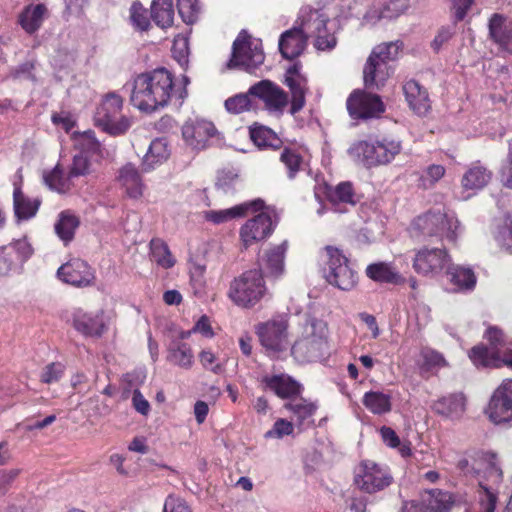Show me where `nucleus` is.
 <instances>
[{
	"label": "nucleus",
	"mask_w": 512,
	"mask_h": 512,
	"mask_svg": "<svg viewBox=\"0 0 512 512\" xmlns=\"http://www.w3.org/2000/svg\"><path fill=\"white\" fill-rule=\"evenodd\" d=\"M457 469L463 475L475 477L478 480L481 512H494L498 499V487L503 480L497 455L482 453L472 462L467 458H461L457 462Z\"/></svg>",
	"instance_id": "obj_1"
},
{
	"label": "nucleus",
	"mask_w": 512,
	"mask_h": 512,
	"mask_svg": "<svg viewBox=\"0 0 512 512\" xmlns=\"http://www.w3.org/2000/svg\"><path fill=\"white\" fill-rule=\"evenodd\" d=\"M172 90V74L165 68L155 69L134 80L131 103L141 111H153L169 102Z\"/></svg>",
	"instance_id": "obj_2"
},
{
	"label": "nucleus",
	"mask_w": 512,
	"mask_h": 512,
	"mask_svg": "<svg viewBox=\"0 0 512 512\" xmlns=\"http://www.w3.org/2000/svg\"><path fill=\"white\" fill-rule=\"evenodd\" d=\"M401 48L399 41L382 43L373 48L363 69L367 89L379 90L384 86L393 73L390 63L398 58Z\"/></svg>",
	"instance_id": "obj_3"
},
{
	"label": "nucleus",
	"mask_w": 512,
	"mask_h": 512,
	"mask_svg": "<svg viewBox=\"0 0 512 512\" xmlns=\"http://www.w3.org/2000/svg\"><path fill=\"white\" fill-rule=\"evenodd\" d=\"M458 229V220L453 215H448L438 209L415 218L411 224L410 233L418 240L435 237L454 242L458 235Z\"/></svg>",
	"instance_id": "obj_4"
},
{
	"label": "nucleus",
	"mask_w": 512,
	"mask_h": 512,
	"mask_svg": "<svg viewBox=\"0 0 512 512\" xmlns=\"http://www.w3.org/2000/svg\"><path fill=\"white\" fill-rule=\"evenodd\" d=\"M327 326L317 319L304 325L301 337L291 347L292 356L300 363L313 362L327 353Z\"/></svg>",
	"instance_id": "obj_5"
},
{
	"label": "nucleus",
	"mask_w": 512,
	"mask_h": 512,
	"mask_svg": "<svg viewBox=\"0 0 512 512\" xmlns=\"http://www.w3.org/2000/svg\"><path fill=\"white\" fill-rule=\"evenodd\" d=\"M325 266L323 274L326 281L340 290L349 291L357 284V273L350 266L348 258L336 247L323 249Z\"/></svg>",
	"instance_id": "obj_6"
},
{
	"label": "nucleus",
	"mask_w": 512,
	"mask_h": 512,
	"mask_svg": "<svg viewBox=\"0 0 512 512\" xmlns=\"http://www.w3.org/2000/svg\"><path fill=\"white\" fill-rule=\"evenodd\" d=\"M267 293L263 274L260 270L251 269L235 278L228 291L229 298L238 306L252 307Z\"/></svg>",
	"instance_id": "obj_7"
},
{
	"label": "nucleus",
	"mask_w": 512,
	"mask_h": 512,
	"mask_svg": "<svg viewBox=\"0 0 512 512\" xmlns=\"http://www.w3.org/2000/svg\"><path fill=\"white\" fill-rule=\"evenodd\" d=\"M299 21H302L303 31L307 38H315L316 49L331 50L336 46L337 39L331 27L328 26L330 21L323 11L308 7L302 8Z\"/></svg>",
	"instance_id": "obj_8"
},
{
	"label": "nucleus",
	"mask_w": 512,
	"mask_h": 512,
	"mask_svg": "<svg viewBox=\"0 0 512 512\" xmlns=\"http://www.w3.org/2000/svg\"><path fill=\"white\" fill-rule=\"evenodd\" d=\"M264 59L260 42L252 40L246 31H241L233 42L232 55L227 66L250 72L261 65Z\"/></svg>",
	"instance_id": "obj_9"
},
{
	"label": "nucleus",
	"mask_w": 512,
	"mask_h": 512,
	"mask_svg": "<svg viewBox=\"0 0 512 512\" xmlns=\"http://www.w3.org/2000/svg\"><path fill=\"white\" fill-rule=\"evenodd\" d=\"M392 480L386 467L370 460L362 461L354 472V484L359 490L368 494L384 490L391 485Z\"/></svg>",
	"instance_id": "obj_10"
},
{
	"label": "nucleus",
	"mask_w": 512,
	"mask_h": 512,
	"mask_svg": "<svg viewBox=\"0 0 512 512\" xmlns=\"http://www.w3.org/2000/svg\"><path fill=\"white\" fill-rule=\"evenodd\" d=\"M123 99L115 92L106 94L94 114L98 128H128L132 119L122 113Z\"/></svg>",
	"instance_id": "obj_11"
},
{
	"label": "nucleus",
	"mask_w": 512,
	"mask_h": 512,
	"mask_svg": "<svg viewBox=\"0 0 512 512\" xmlns=\"http://www.w3.org/2000/svg\"><path fill=\"white\" fill-rule=\"evenodd\" d=\"M256 333L261 345L269 353L283 352L289 345L288 321L283 317L260 323L256 328Z\"/></svg>",
	"instance_id": "obj_12"
},
{
	"label": "nucleus",
	"mask_w": 512,
	"mask_h": 512,
	"mask_svg": "<svg viewBox=\"0 0 512 512\" xmlns=\"http://www.w3.org/2000/svg\"><path fill=\"white\" fill-rule=\"evenodd\" d=\"M486 414L494 424L512 426V379H505L493 392Z\"/></svg>",
	"instance_id": "obj_13"
},
{
	"label": "nucleus",
	"mask_w": 512,
	"mask_h": 512,
	"mask_svg": "<svg viewBox=\"0 0 512 512\" xmlns=\"http://www.w3.org/2000/svg\"><path fill=\"white\" fill-rule=\"evenodd\" d=\"M347 109L353 119L378 118L384 112V104L378 95L354 91L347 99Z\"/></svg>",
	"instance_id": "obj_14"
},
{
	"label": "nucleus",
	"mask_w": 512,
	"mask_h": 512,
	"mask_svg": "<svg viewBox=\"0 0 512 512\" xmlns=\"http://www.w3.org/2000/svg\"><path fill=\"white\" fill-rule=\"evenodd\" d=\"M450 262L445 249L423 248L417 251L413 260L414 270L424 276H433L440 273Z\"/></svg>",
	"instance_id": "obj_15"
},
{
	"label": "nucleus",
	"mask_w": 512,
	"mask_h": 512,
	"mask_svg": "<svg viewBox=\"0 0 512 512\" xmlns=\"http://www.w3.org/2000/svg\"><path fill=\"white\" fill-rule=\"evenodd\" d=\"M249 94L261 99L268 111L282 113L288 104L287 93L270 80H261L249 88Z\"/></svg>",
	"instance_id": "obj_16"
},
{
	"label": "nucleus",
	"mask_w": 512,
	"mask_h": 512,
	"mask_svg": "<svg viewBox=\"0 0 512 512\" xmlns=\"http://www.w3.org/2000/svg\"><path fill=\"white\" fill-rule=\"evenodd\" d=\"M469 358L477 367L499 368L507 366L512 369V344H508L502 350L490 351L486 345L474 346Z\"/></svg>",
	"instance_id": "obj_17"
},
{
	"label": "nucleus",
	"mask_w": 512,
	"mask_h": 512,
	"mask_svg": "<svg viewBox=\"0 0 512 512\" xmlns=\"http://www.w3.org/2000/svg\"><path fill=\"white\" fill-rule=\"evenodd\" d=\"M57 275L60 280L75 287L90 286L95 280L93 269L87 262L78 258L71 259L60 266Z\"/></svg>",
	"instance_id": "obj_18"
},
{
	"label": "nucleus",
	"mask_w": 512,
	"mask_h": 512,
	"mask_svg": "<svg viewBox=\"0 0 512 512\" xmlns=\"http://www.w3.org/2000/svg\"><path fill=\"white\" fill-rule=\"evenodd\" d=\"M347 153L356 165L367 169L385 165L376 139L356 141L351 144Z\"/></svg>",
	"instance_id": "obj_19"
},
{
	"label": "nucleus",
	"mask_w": 512,
	"mask_h": 512,
	"mask_svg": "<svg viewBox=\"0 0 512 512\" xmlns=\"http://www.w3.org/2000/svg\"><path fill=\"white\" fill-rule=\"evenodd\" d=\"M273 231L271 217L266 213H259L248 220L241 228L240 236L246 247L269 236Z\"/></svg>",
	"instance_id": "obj_20"
},
{
	"label": "nucleus",
	"mask_w": 512,
	"mask_h": 512,
	"mask_svg": "<svg viewBox=\"0 0 512 512\" xmlns=\"http://www.w3.org/2000/svg\"><path fill=\"white\" fill-rule=\"evenodd\" d=\"M307 39V35L303 31L302 21H300L299 27L287 30L281 35L279 50L282 56L289 60L298 57L304 51Z\"/></svg>",
	"instance_id": "obj_21"
},
{
	"label": "nucleus",
	"mask_w": 512,
	"mask_h": 512,
	"mask_svg": "<svg viewBox=\"0 0 512 512\" xmlns=\"http://www.w3.org/2000/svg\"><path fill=\"white\" fill-rule=\"evenodd\" d=\"M284 83L289 87L292 93L291 114L300 111L305 104V89L307 80L300 73V67L297 64L290 66L285 74Z\"/></svg>",
	"instance_id": "obj_22"
},
{
	"label": "nucleus",
	"mask_w": 512,
	"mask_h": 512,
	"mask_svg": "<svg viewBox=\"0 0 512 512\" xmlns=\"http://www.w3.org/2000/svg\"><path fill=\"white\" fill-rule=\"evenodd\" d=\"M288 248L285 240L281 244L267 250L259 261V269L263 276L278 278L284 273V259Z\"/></svg>",
	"instance_id": "obj_23"
},
{
	"label": "nucleus",
	"mask_w": 512,
	"mask_h": 512,
	"mask_svg": "<svg viewBox=\"0 0 512 512\" xmlns=\"http://www.w3.org/2000/svg\"><path fill=\"white\" fill-rule=\"evenodd\" d=\"M72 325L86 337H100L106 328L101 314L87 313L82 309L73 312Z\"/></svg>",
	"instance_id": "obj_24"
},
{
	"label": "nucleus",
	"mask_w": 512,
	"mask_h": 512,
	"mask_svg": "<svg viewBox=\"0 0 512 512\" xmlns=\"http://www.w3.org/2000/svg\"><path fill=\"white\" fill-rule=\"evenodd\" d=\"M284 408L292 413V419L297 426L307 428L314 423L313 416L318 409V404L297 396L285 403Z\"/></svg>",
	"instance_id": "obj_25"
},
{
	"label": "nucleus",
	"mask_w": 512,
	"mask_h": 512,
	"mask_svg": "<svg viewBox=\"0 0 512 512\" xmlns=\"http://www.w3.org/2000/svg\"><path fill=\"white\" fill-rule=\"evenodd\" d=\"M262 383L266 389L273 391L280 398L291 400L301 393V385L286 374L265 376Z\"/></svg>",
	"instance_id": "obj_26"
},
{
	"label": "nucleus",
	"mask_w": 512,
	"mask_h": 512,
	"mask_svg": "<svg viewBox=\"0 0 512 512\" xmlns=\"http://www.w3.org/2000/svg\"><path fill=\"white\" fill-rule=\"evenodd\" d=\"M410 108L419 116H425L431 109L428 92L417 81L409 80L403 86Z\"/></svg>",
	"instance_id": "obj_27"
},
{
	"label": "nucleus",
	"mask_w": 512,
	"mask_h": 512,
	"mask_svg": "<svg viewBox=\"0 0 512 512\" xmlns=\"http://www.w3.org/2000/svg\"><path fill=\"white\" fill-rule=\"evenodd\" d=\"M489 35L503 50L512 54V23L499 13H494L489 20Z\"/></svg>",
	"instance_id": "obj_28"
},
{
	"label": "nucleus",
	"mask_w": 512,
	"mask_h": 512,
	"mask_svg": "<svg viewBox=\"0 0 512 512\" xmlns=\"http://www.w3.org/2000/svg\"><path fill=\"white\" fill-rule=\"evenodd\" d=\"M166 360L180 368L190 369L194 363V354L191 346L179 339H173L167 346Z\"/></svg>",
	"instance_id": "obj_29"
},
{
	"label": "nucleus",
	"mask_w": 512,
	"mask_h": 512,
	"mask_svg": "<svg viewBox=\"0 0 512 512\" xmlns=\"http://www.w3.org/2000/svg\"><path fill=\"white\" fill-rule=\"evenodd\" d=\"M264 206V202L261 199L253 200L251 202H245L239 205H236L232 208L220 210V211H210L206 213V219L212 221L215 224H220L226 222L228 220L245 216L248 210L252 209L254 211L261 210Z\"/></svg>",
	"instance_id": "obj_30"
},
{
	"label": "nucleus",
	"mask_w": 512,
	"mask_h": 512,
	"mask_svg": "<svg viewBox=\"0 0 512 512\" xmlns=\"http://www.w3.org/2000/svg\"><path fill=\"white\" fill-rule=\"evenodd\" d=\"M47 15V7L44 4L27 5L18 16V23L28 34L37 32Z\"/></svg>",
	"instance_id": "obj_31"
},
{
	"label": "nucleus",
	"mask_w": 512,
	"mask_h": 512,
	"mask_svg": "<svg viewBox=\"0 0 512 512\" xmlns=\"http://www.w3.org/2000/svg\"><path fill=\"white\" fill-rule=\"evenodd\" d=\"M118 182L125 189L130 198L137 199L142 196L144 184L136 167L128 163L124 165L118 175Z\"/></svg>",
	"instance_id": "obj_32"
},
{
	"label": "nucleus",
	"mask_w": 512,
	"mask_h": 512,
	"mask_svg": "<svg viewBox=\"0 0 512 512\" xmlns=\"http://www.w3.org/2000/svg\"><path fill=\"white\" fill-rule=\"evenodd\" d=\"M409 8L408 0H384L380 6L371 8L366 17L370 20L393 19Z\"/></svg>",
	"instance_id": "obj_33"
},
{
	"label": "nucleus",
	"mask_w": 512,
	"mask_h": 512,
	"mask_svg": "<svg viewBox=\"0 0 512 512\" xmlns=\"http://www.w3.org/2000/svg\"><path fill=\"white\" fill-rule=\"evenodd\" d=\"M447 275L457 291H471L476 286V275L469 267L448 264Z\"/></svg>",
	"instance_id": "obj_34"
},
{
	"label": "nucleus",
	"mask_w": 512,
	"mask_h": 512,
	"mask_svg": "<svg viewBox=\"0 0 512 512\" xmlns=\"http://www.w3.org/2000/svg\"><path fill=\"white\" fill-rule=\"evenodd\" d=\"M432 409L442 416L459 417L465 410V397L463 394H451L434 402Z\"/></svg>",
	"instance_id": "obj_35"
},
{
	"label": "nucleus",
	"mask_w": 512,
	"mask_h": 512,
	"mask_svg": "<svg viewBox=\"0 0 512 512\" xmlns=\"http://www.w3.org/2000/svg\"><path fill=\"white\" fill-rule=\"evenodd\" d=\"M169 157L167 143L163 138L153 140L142 162V171L149 172Z\"/></svg>",
	"instance_id": "obj_36"
},
{
	"label": "nucleus",
	"mask_w": 512,
	"mask_h": 512,
	"mask_svg": "<svg viewBox=\"0 0 512 512\" xmlns=\"http://www.w3.org/2000/svg\"><path fill=\"white\" fill-rule=\"evenodd\" d=\"M492 173L485 166L475 163L463 175L461 183L464 189L478 190L491 180Z\"/></svg>",
	"instance_id": "obj_37"
},
{
	"label": "nucleus",
	"mask_w": 512,
	"mask_h": 512,
	"mask_svg": "<svg viewBox=\"0 0 512 512\" xmlns=\"http://www.w3.org/2000/svg\"><path fill=\"white\" fill-rule=\"evenodd\" d=\"M13 204L16 217L18 219L27 220L36 215L41 201L38 198L30 199L25 197L21 188L15 186L13 192Z\"/></svg>",
	"instance_id": "obj_38"
},
{
	"label": "nucleus",
	"mask_w": 512,
	"mask_h": 512,
	"mask_svg": "<svg viewBox=\"0 0 512 512\" xmlns=\"http://www.w3.org/2000/svg\"><path fill=\"white\" fill-rule=\"evenodd\" d=\"M80 225L79 218L70 210L62 211L54 225L55 233L65 243L72 241L76 229Z\"/></svg>",
	"instance_id": "obj_39"
},
{
	"label": "nucleus",
	"mask_w": 512,
	"mask_h": 512,
	"mask_svg": "<svg viewBox=\"0 0 512 512\" xmlns=\"http://www.w3.org/2000/svg\"><path fill=\"white\" fill-rule=\"evenodd\" d=\"M151 18L160 28L166 29L171 27L174 21L172 0H153L151 4Z\"/></svg>",
	"instance_id": "obj_40"
},
{
	"label": "nucleus",
	"mask_w": 512,
	"mask_h": 512,
	"mask_svg": "<svg viewBox=\"0 0 512 512\" xmlns=\"http://www.w3.org/2000/svg\"><path fill=\"white\" fill-rule=\"evenodd\" d=\"M71 139L79 154H97L100 151V143L96 139L93 130H74Z\"/></svg>",
	"instance_id": "obj_41"
},
{
	"label": "nucleus",
	"mask_w": 512,
	"mask_h": 512,
	"mask_svg": "<svg viewBox=\"0 0 512 512\" xmlns=\"http://www.w3.org/2000/svg\"><path fill=\"white\" fill-rule=\"evenodd\" d=\"M453 504L452 496L448 492L432 490L423 499L425 512H449Z\"/></svg>",
	"instance_id": "obj_42"
},
{
	"label": "nucleus",
	"mask_w": 512,
	"mask_h": 512,
	"mask_svg": "<svg viewBox=\"0 0 512 512\" xmlns=\"http://www.w3.org/2000/svg\"><path fill=\"white\" fill-rule=\"evenodd\" d=\"M362 403L373 414H385L392 408L391 396L380 391L366 392Z\"/></svg>",
	"instance_id": "obj_43"
},
{
	"label": "nucleus",
	"mask_w": 512,
	"mask_h": 512,
	"mask_svg": "<svg viewBox=\"0 0 512 512\" xmlns=\"http://www.w3.org/2000/svg\"><path fill=\"white\" fill-rule=\"evenodd\" d=\"M316 198H320L321 194H327L332 201L338 200L343 203L355 204L354 191L350 182H342L338 184L333 192L329 191L326 184L314 188Z\"/></svg>",
	"instance_id": "obj_44"
},
{
	"label": "nucleus",
	"mask_w": 512,
	"mask_h": 512,
	"mask_svg": "<svg viewBox=\"0 0 512 512\" xmlns=\"http://www.w3.org/2000/svg\"><path fill=\"white\" fill-rule=\"evenodd\" d=\"M251 141L259 149H279L283 140L274 130H249Z\"/></svg>",
	"instance_id": "obj_45"
},
{
	"label": "nucleus",
	"mask_w": 512,
	"mask_h": 512,
	"mask_svg": "<svg viewBox=\"0 0 512 512\" xmlns=\"http://www.w3.org/2000/svg\"><path fill=\"white\" fill-rule=\"evenodd\" d=\"M366 274L372 280L382 283L397 284L401 278L389 264L384 262L370 264L366 268Z\"/></svg>",
	"instance_id": "obj_46"
},
{
	"label": "nucleus",
	"mask_w": 512,
	"mask_h": 512,
	"mask_svg": "<svg viewBox=\"0 0 512 512\" xmlns=\"http://www.w3.org/2000/svg\"><path fill=\"white\" fill-rule=\"evenodd\" d=\"M150 254L152 261L163 268H171L175 264L167 244L161 239H152L150 242Z\"/></svg>",
	"instance_id": "obj_47"
},
{
	"label": "nucleus",
	"mask_w": 512,
	"mask_h": 512,
	"mask_svg": "<svg viewBox=\"0 0 512 512\" xmlns=\"http://www.w3.org/2000/svg\"><path fill=\"white\" fill-rule=\"evenodd\" d=\"M72 177L68 173L65 175L63 171L56 166L50 173L44 175L45 184L53 191L58 193H66L68 192L73 183Z\"/></svg>",
	"instance_id": "obj_48"
},
{
	"label": "nucleus",
	"mask_w": 512,
	"mask_h": 512,
	"mask_svg": "<svg viewBox=\"0 0 512 512\" xmlns=\"http://www.w3.org/2000/svg\"><path fill=\"white\" fill-rule=\"evenodd\" d=\"M218 135V130H182L186 144L198 150L207 147L208 141Z\"/></svg>",
	"instance_id": "obj_49"
},
{
	"label": "nucleus",
	"mask_w": 512,
	"mask_h": 512,
	"mask_svg": "<svg viewBox=\"0 0 512 512\" xmlns=\"http://www.w3.org/2000/svg\"><path fill=\"white\" fill-rule=\"evenodd\" d=\"M129 21L136 31L146 32L150 27L147 9L140 2H133L129 9Z\"/></svg>",
	"instance_id": "obj_50"
},
{
	"label": "nucleus",
	"mask_w": 512,
	"mask_h": 512,
	"mask_svg": "<svg viewBox=\"0 0 512 512\" xmlns=\"http://www.w3.org/2000/svg\"><path fill=\"white\" fill-rule=\"evenodd\" d=\"M376 141L377 147L380 148V153L384 159L385 165L391 163L402 150V143L398 139L381 137L376 138Z\"/></svg>",
	"instance_id": "obj_51"
},
{
	"label": "nucleus",
	"mask_w": 512,
	"mask_h": 512,
	"mask_svg": "<svg viewBox=\"0 0 512 512\" xmlns=\"http://www.w3.org/2000/svg\"><path fill=\"white\" fill-rule=\"evenodd\" d=\"M484 338L488 341L486 346L490 351L502 350L508 344H512V340L497 326H489L484 334Z\"/></svg>",
	"instance_id": "obj_52"
},
{
	"label": "nucleus",
	"mask_w": 512,
	"mask_h": 512,
	"mask_svg": "<svg viewBox=\"0 0 512 512\" xmlns=\"http://www.w3.org/2000/svg\"><path fill=\"white\" fill-rule=\"evenodd\" d=\"M252 95L247 93L237 94L233 97L228 98L225 101V108L228 112L233 114H240L245 111H250L253 107V103L250 99Z\"/></svg>",
	"instance_id": "obj_53"
},
{
	"label": "nucleus",
	"mask_w": 512,
	"mask_h": 512,
	"mask_svg": "<svg viewBox=\"0 0 512 512\" xmlns=\"http://www.w3.org/2000/svg\"><path fill=\"white\" fill-rule=\"evenodd\" d=\"M178 12L186 24H193L197 21L200 12L198 0H178Z\"/></svg>",
	"instance_id": "obj_54"
},
{
	"label": "nucleus",
	"mask_w": 512,
	"mask_h": 512,
	"mask_svg": "<svg viewBox=\"0 0 512 512\" xmlns=\"http://www.w3.org/2000/svg\"><path fill=\"white\" fill-rule=\"evenodd\" d=\"M173 57L181 66L188 63L189 43L188 38L182 35L175 37L172 46Z\"/></svg>",
	"instance_id": "obj_55"
},
{
	"label": "nucleus",
	"mask_w": 512,
	"mask_h": 512,
	"mask_svg": "<svg viewBox=\"0 0 512 512\" xmlns=\"http://www.w3.org/2000/svg\"><path fill=\"white\" fill-rule=\"evenodd\" d=\"M65 367L60 362H52L46 365L41 373L40 379L41 382L45 384H51L58 382L63 376Z\"/></svg>",
	"instance_id": "obj_56"
},
{
	"label": "nucleus",
	"mask_w": 512,
	"mask_h": 512,
	"mask_svg": "<svg viewBox=\"0 0 512 512\" xmlns=\"http://www.w3.org/2000/svg\"><path fill=\"white\" fill-rule=\"evenodd\" d=\"M293 430L294 428L292 422L281 418L278 419L274 423L273 427L265 433L264 437L267 439L282 438L283 436L291 435Z\"/></svg>",
	"instance_id": "obj_57"
},
{
	"label": "nucleus",
	"mask_w": 512,
	"mask_h": 512,
	"mask_svg": "<svg viewBox=\"0 0 512 512\" xmlns=\"http://www.w3.org/2000/svg\"><path fill=\"white\" fill-rule=\"evenodd\" d=\"M90 172V161L87 155L75 154L69 171L70 177L84 176Z\"/></svg>",
	"instance_id": "obj_58"
},
{
	"label": "nucleus",
	"mask_w": 512,
	"mask_h": 512,
	"mask_svg": "<svg viewBox=\"0 0 512 512\" xmlns=\"http://www.w3.org/2000/svg\"><path fill=\"white\" fill-rule=\"evenodd\" d=\"M7 249L17 255L19 261H25L32 255V247L26 239H19L7 246Z\"/></svg>",
	"instance_id": "obj_59"
},
{
	"label": "nucleus",
	"mask_w": 512,
	"mask_h": 512,
	"mask_svg": "<svg viewBox=\"0 0 512 512\" xmlns=\"http://www.w3.org/2000/svg\"><path fill=\"white\" fill-rule=\"evenodd\" d=\"M163 512H192V509L183 498L169 495L164 502Z\"/></svg>",
	"instance_id": "obj_60"
},
{
	"label": "nucleus",
	"mask_w": 512,
	"mask_h": 512,
	"mask_svg": "<svg viewBox=\"0 0 512 512\" xmlns=\"http://www.w3.org/2000/svg\"><path fill=\"white\" fill-rule=\"evenodd\" d=\"M202 366L214 374H221L224 370L223 366L216 362V356L211 350H203L199 354Z\"/></svg>",
	"instance_id": "obj_61"
},
{
	"label": "nucleus",
	"mask_w": 512,
	"mask_h": 512,
	"mask_svg": "<svg viewBox=\"0 0 512 512\" xmlns=\"http://www.w3.org/2000/svg\"><path fill=\"white\" fill-rule=\"evenodd\" d=\"M281 161L284 163V165L288 169L289 178H291V179L294 178L296 172L299 170V167L301 165L300 156L294 152L285 150L281 154Z\"/></svg>",
	"instance_id": "obj_62"
},
{
	"label": "nucleus",
	"mask_w": 512,
	"mask_h": 512,
	"mask_svg": "<svg viewBox=\"0 0 512 512\" xmlns=\"http://www.w3.org/2000/svg\"><path fill=\"white\" fill-rule=\"evenodd\" d=\"M496 240L499 245L512 252V221L499 228Z\"/></svg>",
	"instance_id": "obj_63"
},
{
	"label": "nucleus",
	"mask_w": 512,
	"mask_h": 512,
	"mask_svg": "<svg viewBox=\"0 0 512 512\" xmlns=\"http://www.w3.org/2000/svg\"><path fill=\"white\" fill-rule=\"evenodd\" d=\"M500 179L505 187L512 189V142L509 143V153L506 163L501 168Z\"/></svg>",
	"instance_id": "obj_64"
}]
</instances>
